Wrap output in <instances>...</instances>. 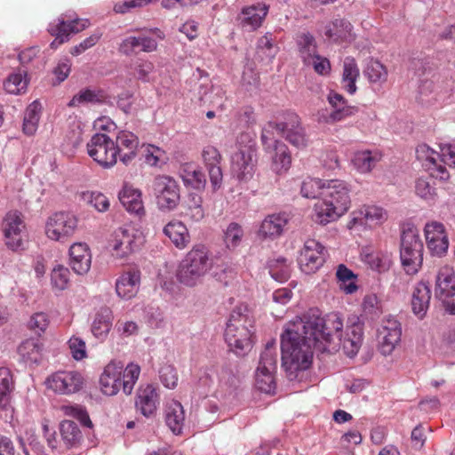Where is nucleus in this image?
Segmentation results:
<instances>
[{
    "mask_svg": "<svg viewBox=\"0 0 455 455\" xmlns=\"http://www.w3.org/2000/svg\"><path fill=\"white\" fill-rule=\"evenodd\" d=\"M203 158L208 170L210 181L214 190L220 188L223 179L222 170L220 167L221 156L219 150L212 147L207 146L203 150Z\"/></svg>",
    "mask_w": 455,
    "mask_h": 455,
    "instance_id": "25",
    "label": "nucleus"
},
{
    "mask_svg": "<svg viewBox=\"0 0 455 455\" xmlns=\"http://www.w3.org/2000/svg\"><path fill=\"white\" fill-rule=\"evenodd\" d=\"M84 199L97 211L106 212L109 208V200L100 192H90L84 195Z\"/></svg>",
    "mask_w": 455,
    "mask_h": 455,
    "instance_id": "63",
    "label": "nucleus"
},
{
    "mask_svg": "<svg viewBox=\"0 0 455 455\" xmlns=\"http://www.w3.org/2000/svg\"><path fill=\"white\" fill-rule=\"evenodd\" d=\"M140 285V271L131 268L124 271L116 281V292L123 299L135 297Z\"/></svg>",
    "mask_w": 455,
    "mask_h": 455,
    "instance_id": "22",
    "label": "nucleus"
},
{
    "mask_svg": "<svg viewBox=\"0 0 455 455\" xmlns=\"http://www.w3.org/2000/svg\"><path fill=\"white\" fill-rule=\"evenodd\" d=\"M88 155L103 168L112 167L116 164L118 148L115 141L105 133H95L87 143Z\"/></svg>",
    "mask_w": 455,
    "mask_h": 455,
    "instance_id": "11",
    "label": "nucleus"
},
{
    "mask_svg": "<svg viewBox=\"0 0 455 455\" xmlns=\"http://www.w3.org/2000/svg\"><path fill=\"white\" fill-rule=\"evenodd\" d=\"M46 387L60 395H71L82 389L84 378L75 371H60L50 375L45 380Z\"/></svg>",
    "mask_w": 455,
    "mask_h": 455,
    "instance_id": "13",
    "label": "nucleus"
},
{
    "mask_svg": "<svg viewBox=\"0 0 455 455\" xmlns=\"http://www.w3.org/2000/svg\"><path fill=\"white\" fill-rule=\"evenodd\" d=\"M92 255L88 245L76 243L69 249V265L77 275L86 274L91 267Z\"/></svg>",
    "mask_w": 455,
    "mask_h": 455,
    "instance_id": "26",
    "label": "nucleus"
},
{
    "mask_svg": "<svg viewBox=\"0 0 455 455\" xmlns=\"http://www.w3.org/2000/svg\"><path fill=\"white\" fill-rule=\"evenodd\" d=\"M287 222L288 220L283 213L268 215L261 222L258 235L261 238H275L282 234Z\"/></svg>",
    "mask_w": 455,
    "mask_h": 455,
    "instance_id": "32",
    "label": "nucleus"
},
{
    "mask_svg": "<svg viewBox=\"0 0 455 455\" xmlns=\"http://www.w3.org/2000/svg\"><path fill=\"white\" fill-rule=\"evenodd\" d=\"M359 75L360 72L355 60L352 57H347L343 65L342 86L351 95L355 94L357 90L355 83Z\"/></svg>",
    "mask_w": 455,
    "mask_h": 455,
    "instance_id": "39",
    "label": "nucleus"
},
{
    "mask_svg": "<svg viewBox=\"0 0 455 455\" xmlns=\"http://www.w3.org/2000/svg\"><path fill=\"white\" fill-rule=\"evenodd\" d=\"M326 185L319 179L307 178L301 184L300 193L306 198L322 199V191Z\"/></svg>",
    "mask_w": 455,
    "mask_h": 455,
    "instance_id": "56",
    "label": "nucleus"
},
{
    "mask_svg": "<svg viewBox=\"0 0 455 455\" xmlns=\"http://www.w3.org/2000/svg\"><path fill=\"white\" fill-rule=\"evenodd\" d=\"M424 244L419 229L411 223L403 224L400 235V259L408 275L417 274L423 263Z\"/></svg>",
    "mask_w": 455,
    "mask_h": 455,
    "instance_id": "6",
    "label": "nucleus"
},
{
    "mask_svg": "<svg viewBox=\"0 0 455 455\" xmlns=\"http://www.w3.org/2000/svg\"><path fill=\"white\" fill-rule=\"evenodd\" d=\"M268 127L275 129L278 134L283 136L287 141L298 148H304L307 146L308 139L302 127L299 116L291 111L283 114L280 122H268Z\"/></svg>",
    "mask_w": 455,
    "mask_h": 455,
    "instance_id": "9",
    "label": "nucleus"
},
{
    "mask_svg": "<svg viewBox=\"0 0 455 455\" xmlns=\"http://www.w3.org/2000/svg\"><path fill=\"white\" fill-rule=\"evenodd\" d=\"M435 296L445 311L455 315V270L449 265L440 267L435 275Z\"/></svg>",
    "mask_w": 455,
    "mask_h": 455,
    "instance_id": "10",
    "label": "nucleus"
},
{
    "mask_svg": "<svg viewBox=\"0 0 455 455\" xmlns=\"http://www.w3.org/2000/svg\"><path fill=\"white\" fill-rule=\"evenodd\" d=\"M427 246L433 255L443 256L449 247L444 226L436 221L427 223L424 228Z\"/></svg>",
    "mask_w": 455,
    "mask_h": 455,
    "instance_id": "18",
    "label": "nucleus"
},
{
    "mask_svg": "<svg viewBox=\"0 0 455 455\" xmlns=\"http://www.w3.org/2000/svg\"><path fill=\"white\" fill-rule=\"evenodd\" d=\"M68 347L70 350V353L72 355V357L76 360L80 361L87 356L86 352V345L84 339H82L79 337L72 336L68 342Z\"/></svg>",
    "mask_w": 455,
    "mask_h": 455,
    "instance_id": "64",
    "label": "nucleus"
},
{
    "mask_svg": "<svg viewBox=\"0 0 455 455\" xmlns=\"http://www.w3.org/2000/svg\"><path fill=\"white\" fill-rule=\"evenodd\" d=\"M363 259L371 269L379 273L387 271L392 263L390 257L381 252L365 253L363 255Z\"/></svg>",
    "mask_w": 455,
    "mask_h": 455,
    "instance_id": "51",
    "label": "nucleus"
},
{
    "mask_svg": "<svg viewBox=\"0 0 455 455\" xmlns=\"http://www.w3.org/2000/svg\"><path fill=\"white\" fill-rule=\"evenodd\" d=\"M274 153L273 168L277 173L287 172L291 165V156L288 147L283 143H275V148L269 152Z\"/></svg>",
    "mask_w": 455,
    "mask_h": 455,
    "instance_id": "42",
    "label": "nucleus"
},
{
    "mask_svg": "<svg viewBox=\"0 0 455 455\" xmlns=\"http://www.w3.org/2000/svg\"><path fill=\"white\" fill-rule=\"evenodd\" d=\"M43 343L38 339H28L18 347V353L26 363L38 364L42 360Z\"/></svg>",
    "mask_w": 455,
    "mask_h": 455,
    "instance_id": "38",
    "label": "nucleus"
},
{
    "mask_svg": "<svg viewBox=\"0 0 455 455\" xmlns=\"http://www.w3.org/2000/svg\"><path fill=\"white\" fill-rule=\"evenodd\" d=\"M268 268L270 275L277 282L284 283L290 278V265L283 257L270 259L268 261Z\"/></svg>",
    "mask_w": 455,
    "mask_h": 455,
    "instance_id": "49",
    "label": "nucleus"
},
{
    "mask_svg": "<svg viewBox=\"0 0 455 455\" xmlns=\"http://www.w3.org/2000/svg\"><path fill=\"white\" fill-rule=\"evenodd\" d=\"M432 291L428 283L419 282L411 291V307L412 314L419 319L423 320L430 307Z\"/></svg>",
    "mask_w": 455,
    "mask_h": 455,
    "instance_id": "20",
    "label": "nucleus"
},
{
    "mask_svg": "<svg viewBox=\"0 0 455 455\" xmlns=\"http://www.w3.org/2000/svg\"><path fill=\"white\" fill-rule=\"evenodd\" d=\"M298 45L304 63L309 64L311 58L317 54L314 36L309 33L303 34L298 41Z\"/></svg>",
    "mask_w": 455,
    "mask_h": 455,
    "instance_id": "58",
    "label": "nucleus"
},
{
    "mask_svg": "<svg viewBox=\"0 0 455 455\" xmlns=\"http://www.w3.org/2000/svg\"><path fill=\"white\" fill-rule=\"evenodd\" d=\"M185 421L184 409L178 401H172L165 408V422L174 435H180Z\"/></svg>",
    "mask_w": 455,
    "mask_h": 455,
    "instance_id": "35",
    "label": "nucleus"
},
{
    "mask_svg": "<svg viewBox=\"0 0 455 455\" xmlns=\"http://www.w3.org/2000/svg\"><path fill=\"white\" fill-rule=\"evenodd\" d=\"M41 108V103L38 100H34L26 108L22 124V131L26 135L32 136L37 131Z\"/></svg>",
    "mask_w": 455,
    "mask_h": 455,
    "instance_id": "40",
    "label": "nucleus"
},
{
    "mask_svg": "<svg viewBox=\"0 0 455 455\" xmlns=\"http://www.w3.org/2000/svg\"><path fill=\"white\" fill-rule=\"evenodd\" d=\"M105 99L106 95L102 90H91L86 88L74 95L68 103V106L74 108L84 103H102L105 101Z\"/></svg>",
    "mask_w": 455,
    "mask_h": 455,
    "instance_id": "47",
    "label": "nucleus"
},
{
    "mask_svg": "<svg viewBox=\"0 0 455 455\" xmlns=\"http://www.w3.org/2000/svg\"><path fill=\"white\" fill-rule=\"evenodd\" d=\"M243 237V229L236 222H231L224 232V243L228 249L233 250L240 245Z\"/></svg>",
    "mask_w": 455,
    "mask_h": 455,
    "instance_id": "55",
    "label": "nucleus"
},
{
    "mask_svg": "<svg viewBox=\"0 0 455 455\" xmlns=\"http://www.w3.org/2000/svg\"><path fill=\"white\" fill-rule=\"evenodd\" d=\"M238 361L227 358L218 371V377L220 382L233 387L238 382Z\"/></svg>",
    "mask_w": 455,
    "mask_h": 455,
    "instance_id": "46",
    "label": "nucleus"
},
{
    "mask_svg": "<svg viewBox=\"0 0 455 455\" xmlns=\"http://www.w3.org/2000/svg\"><path fill=\"white\" fill-rule=\"evenodd\" d=\"M139 146L138 137L127 131H121L116 136L115 147L118 148L120 160L127 164L136 156V150Z\"/></svg>",
    "mask_w": 455,
    "mask_h": 455,
    "instance_id": "29",
    "label": "nucleus"
},
{
    "mask_svg": "<svg viewBox=\"0 0 455 455\" xmlns=\"http://www.w3.org/2000/svg\"><path fill=\"white\" fill-rule=\"evenodd\" d=\"M164 234L179 249L185 248L190 240L187 227L179 220H172L164 228Z\"/></svg>",
    "mask_w": 455,
    "mask_h": 455,
    "instance_id": "37",
    "label": "nucleus"
},
{
    "mask_svg": "<svg viewBox=\"0 0 455 455\" xmlns=\"http://www.w3.org/2000/svg\"><path fill=\"white\" fill-rule=\"evenodd\" d=\"M153 194L160 212H171L180 203V187L178 181L169 175H158L154 179Z\"/></svg>",
    "mask_w": 455,
    "mask_h": 455,
    "instance_id": "8",
    "label": "nucleus"
},
{
    "mask_svg": "<svg viewBox=\"0 0 455 455\" xmlns=\"http://www.w3.org/2000/svg\"><path fill=\"white\" fill-rule=\"evenodd\" d=\"M69 280V270L68 268L58 265L53 268L51 274V281L52 285L58 290H64L67 288Z\"/></svg>",
    "mask_w": 455,
    "mask_h": 455,
    "instance_id": "61",
    "label": "nucleus"
},
{
    "mask_svg": "<svg viewBox=\"0 0 455 455\" xmlns=\"http://www.w3.org/2000/svg\"><path fill=\"white\" fill-rule=\"evenodd\" d=\"M140 47V51L144 52H152L157 49V42L149 36H128L124 38L120 45L119 51L126 56H130L136 52V49Z\"/></svg>",
    "mask_w": 455,
    "mask_h": 455,
    "instance_id": "31",
    "label": "nucleus"
},
{
    "mask_svg": "<svg viewBox=\"0 0 455 455\" xmlns=\"http://www.w3.org/2000/svg\"><path fill=\"white\" fill-rule=\"evenodd\" d=\"M300 318L306 325L305 334L311 335L316 351L331 352V347L341 341L343 319L339 313L331 312L322 317L318 309H310Z\"/></svg>",
    "mask_w": 455,
    "mask_h": 455,
    "instance_id": "2",
    "label": "nucleus"
},
{
    "mask_svg": "<svg viewBox=\"0 0 455 455\" xmlns=\"http://www.w3.org/2000/svg\"><path fill=\"white\" fill-rule=\"evenodd\" d=\"M5 245L12 251L23 249L25 237V223L21 214L15 212L6 213L2 223Z\"/></svg>",
    "mask_w": 455,
    "mask_h": 455,
    "instance_id": "12",
    "label": "nucleus"
},
{
    "mask_svg": "<svg viewBox=\"0 0 455 455\" xmlns=\"http://www.w3.org/2000/svg\"><path fill=\"white\" fill-rule=\"evenodd\" d=\"M363 340L358 338H352L349 336L341 337V341H337L332 347V350H336L337 347L342 346L345 354L349 357H354L359 351L362 346Z\"/></svg>",
    "mask_w": 455,
    "mask_h": 455,
    "instance_id": "60",
    "label": "nucleus"
},
{
    "mask_svg": "<svg viewBox=\"0 0 455 455\" xmlns=\"http://www.w3.org/2000/svg\"><path fill=\"white\" fill-rule=\"evenodd\" d=\"M184 208L185 216L193 222H199L205 216V212L203 207V198L198 194L189 193Z\"/></svg>",
    "mask_w": 455,
    "mask_h": 455,
    "instance_id": "44",
    "label": "nucleus"
},
{
    "mask_svg": "<svg viewBox=\"0 0 455 455\" xmlns=\"http://www.w3.org/2000/svg\"><path fill=\"white\" fill-rule=\"evenodd\" d=\"M380 158L381 156L378 152L365 150L355 153L352 162L360 172L366 173L375 167Z\"/></svg>",
    "mask_w": 455,
    "mask_h": 455,
    "instance_id": "45",
    "label": "nucleus"
},
{
    "mask_svg": "<svg viewBox=\"0 0 455 455\" xmlns=\"http://www.w3.org/2000/svg\"><path fill=\"white\" fill-rule=\"evenodd\" d=\"M254 320L246 306L236 307L231 312L225 330V340L236 355H244L251 347Z\"/></svg>",
    "mask_w": 455,
    "mask_h": 455,
    "instance_id": "4",
    "label": "nucleus"
},
{
    "mask_svg": "<svg viewBox=\"0 0 455 455\" xmlns=\"http://www.w3.org/2000/svg\"><path fill=\"white\" fill-rule=\"evenodd\" d=\"M184 185L194 189H204L206 185L204 174L194 164L186 163L182 164L179 171Z\"/></svg>",
    "mask_w": 455,
    "mask_h": 455,
    "instance_id": "33",
    "label": "nucleus"
},
{
    "mask_svg": "<svg viewBox=\"0 0 455 455\" xmlns=\"http://www.w3.org/2000/svg\"><path fill=\"white\" fill-rule=\"evenodd\" d=\"M14 383L11 371L6 367L0 368V410H8L11 403V394Z\"/></svg>",
    "mask_w": 455,
    "mask_h": 455,
    "instance_id": "41",
    "label": "nucleus"
},
{
    "mask_svg": "<svg viewBox=\"0 0 455 455\" xmlns=\"http://www.w3.org/2000/svg\"><path fill=\"white\" fill-rule=\"evenodd\" d=\"M277 366V353L275 349V341L270 340L265 349L260 354L259 368L262 371H275Z\"/></svg>",
    "mask_w": 455,
    "mask_h": 455,
    "instance_id": "50",
    "label": "nucleus"
},
{
    "mask_svg": "<svg viewBox=\"0 0 455 455\" xmlns=\"http://www.w3.org/2000/svg\"><path fill=\"white\" fill-rule=\"evenodd\" d=\"M238 150L231 156V172L239 180L251 179L255 165L257 149L255 140L248 132L241 133L237 138Z\"/></svg>",
    "mask_w": 455,
    "mask_h": 455,
    "instance_id": "7",
    "label": "nucleus"
},
{
    "mask_svg": "<svg viewBox=\"0 0 455 455\" xmlns=\"http://www.w3.org/2000/svg\"><path fill=\"white\" fill-rule=\"evenodd\" d=\"M402 329L395 320L387 321V324L379 331V351L384 355H390L401 340Z\"/></svg>",
    "mask_w": 455,
    "mask_h": 455,
    "instance_id": "24",
    "label": "nucleus"
},
{
    "mask_svg": "<svg viewBox=\"0 0 455 455\" xmlns=\"http://www.w3.org/2000/svg\"><path fill=\"white\" fill-rule=\"evenodd\" d=\"M28 84V78L27 71L19 70L7 77L4 83V87L6 92L10 94H19L27 90Z\"/></svg>",
    "mask_w": 455,
    "mask_h": 455,
    "instance_id": "48",
    "label": "nucleus"
},
{
    "mask_svg": "<svg viewBox=\"0 0 455 455\" xmlns=\"http://www.w3.org/2000/svg\"><path fill=\"white\" fill-rule=\"evenodd\" d=\"M324 34L335 43L348 42L355 38L352 24L343 18H336L327 24Z\"/></svg>",
    "mask_w": 455,
    "mask_h": 455,
    "instance_id": "30",
    "label": "nucleus"
},
{
    "mask_svg": "<svg viewBox=\"0 0 455 455\" xmlns=\"http://www.w3.org/2000/svg\"><path fill=\"white\" fill-rule=\"evenodd\" d=\"M158 403V394L153 385L148 384L138 389L135 406L143 416L148 419L154 417L156 413Z\"/></svg>",
    "mask_w": 455,
    "mask_h": 455,
    "instance_id": "23",
    "label": "nucleus"
},
{
    "mask_svg": "<svg viewBox=\"0 0 455 455\" xmlns=\"http://www.w3.org/2000/svg\"><path fill=\"white\" fill-rule=\"evenodd\" d=\"M123 364L110 362L105 368L100 378V390L107 395H115L122 387Z\"/></svg>",
    "mask_w": 455,
    "mask_h": 455,
    "instance_id": "21",
    "label": "nucleus"
},
{
    "mask_svg": "<svg viewBox=\"0 0 455 455\" xmlns=\"http://www.w3.org/2000/svg\"><path fill=\"white\" fill-rule=\"evenodd\" d=\"M89 24L88 20L65 21L63 18H58L53 22L50 23L48 27V32L52 36H55L50 47L52 49H57L60 44L69 40L70 34H76L85 29Z\"/></svg>",
    "mask_w": 455,
    "mask_h": 455,
    "instance_id": "16",
    "label": "nucleus"
},
{
    "mask_svg": "<svg viewBox=\"0 0 455 455\" xmlns=\"http://www.w3.org/2000/svg\"><path fill=\"white\" fill-rule=\"evenodd\" d=\"M386 220L387 213L383 208L376 205H364L351 213L347 228L351 229L356 226L379 225Z\"/></svg>",
    "mask_w": 455,
    "mask_h": 455,
    "instance_id": "19",
    "label": "nucleus"
},
{
    "mask_svg": "<svg viewBox=\"0 0 455 455\" xmlns=\"http://www.w3.org/2000/svg\"><path fill=\"white\" fill-rule=\"evenodd\" d=\"M363 313L359 316L363 320L374 321L380 315L379 299L375 294H368L362 303Z\"/></svg>",
    "mask_w": 455,
    "mask_h": 455,
    "instance_id": "57",
    "label": "nucleus"
},
{
    "mask_svg": "<svg viewBox=\"0 0 455 455\" xmlns=\"http://www.w3.org/2000/svg\"><path fill=\"white\" fill-rule=\"evenodd\" d=\"M77 226L76 218L69 212H56L46 223V235L49 238L60 241L71 235Z\"/></svg>",
    "mask_w": 455,
    "mask_h": 455,
    "instance_id": "17",
    "label": "nucleus"
},
{
    "mask_svg": "<svg viewBox=\"0 0 455 455\" xmlns=\"http://www.w3.org/2000/svg\"><path fill=\"white\" fill-rule=\"evenodd\" d=\"M140 373L138 364L129 363L122 372V387L125 395H131Z\"/></svg>",
    "mask_w": 455,
    "mask_h": 455,
    "instance_id": "53",
    "label": "nucleus"
},
{
    "mask_svg": "<svg viewBox=\"0 0 455 455\" xmlns=\"http://www.w3.org/2000/svg\"><path fill=\"white\" fill-rule=\"evenodd\" d=\"M268 12V7L265 4H257L243 8L242 25L249 27L251 30H255L261 26V23Z\"/></svg>",
    "mask_w": 455,
    "mask_h": 455,
    "instance_id": "36",
    "label": "nucleus"
},
{
    "mask_svg": "<svg viewBox=\"0 0 455 455\" xmlns=\"http://www.w3.org/2000/svg\"><path fill=\"white\" fill-rule=\"evenodd\" d=\"M113 314L109 307H101L95 314L92 323V332L99 339H105L112 328Z\"/></svg>",
    "mask_w": 455,
    "mask_h": 455,
    "instance_id": "34",
    "label": "nucleus"
},
{
    "mask_svg": "<svg viewBox=\"0 0 455 455\" xmlns=\"http://www.w3.org/2000/svg\"><path fill=\"white\" fill-rule=\"evenodd\" d=\"M327 100L332 108V111L329 115V120L332 123L342 121L358 112L357 107L348 105L347 100L334 91L329 92Z\"/></svg>",
    "mask_w": 455,
    "mask_h": 455,
    "instance_id": "28",
    "label": "nucleus"
},
{
    "mask_svg": "<svg viewBox=\"0 0 455 455\" xmlns=\"http://www.w3.org/2000/svg\"><path fill=\"white\" fill-rule=\"evenodd\" d=\"M305 323L297 317L285 324L280 337L282 367L290 380L312 364L315 345L311 335L305 334Z\"/></svg>",
    "mask_w": 455,
    "mask_h": 455,
    "instance_id": "1",
    "label": "nucleus"
},
{
    "mask_svg": "<svg viewBox=\"0 0 455 455\" xmlns=\"http://www.w3.org/2000/svg\"><path fill=\"white\" fill-rule=\"evenodd\" d=\"M431 181L435 183L432 179L427 180L423 178H419L416 181V194L425 200H433L435 196V188L431 184Z\"/></svg>",
    "mask_w": 455,
    "mask_h": 455,
    "instance_id": "62",
    "label": "nucleus"
},
{
    "mask_svg": "<svg viewBox=\"0 0 455 455\" xmlns=\"http://www.w3.org/2000/svg\"><path fill=\"white\" fill-rule=\"evenodd\" d=\"M324 251L316 240H307L298 259L301 271L307 275L316 272L325 262Z\"/></svg>",
    "mask_w": 455,
    "mask_h": 455,
    "instance_id": "14",
    "label": "nucleus"
},
{
    "mask_svg": "<svg viewBox=\"0 0 455 455\" xmlns=\"http://www.w3.org/2000/svg\"><path fill=\"white\" fill-rule=\"evenodd\" d=\"M140 235L133 228H119L112 235L110 245L118 258H124L138 250Z\"/></svg>",
    "mask_w": 455,
    "mask_h": 455,
    "instance_id": "15",
    "label": "nucleus"
},
{
    "mask_svg": "<svg viewBox=\"0 0 455 455\" xmlns=\"http://www.w3.org/2000/svg\"><path fill=\"white\" fill-rule=\"evenodd\" d=\"M60 431L62 441L68 449L76 447L83 439L81 430L72 420H63L60 425Z\"/></svg>",
    "mask_w": 455,
    "mask_h": 455,
    "instance_id": "43",
    "label": "nucleus"
},
{
    "mask_svg": "<svg viewBox=\"0 0 455 455\" xmlns=\"http://www.w3.org/2000/svg\"><path fill=\"white\" fill-rule=\"evenodd\" d=\"M118 198L128 212L139 218L145 216L146 210L142 201V193L140 189L125 185L119 192Z\"/></svg>",
    "mask_w": 455,
    "mask_h": 455,
    "instance_id": "27",
    "label": "nucleus"
},
{
    "mask_svg": "<svg viewBox=\"0 0 455 455\" xmlns=\"http://www.w3.org/2000/svg\"><path fill=\"white\" fill-rule=\"evenodd\" d=\"M336 276L338 280L343 283L344 286L341 287L347 294H352L357 291L358 287L355 283L356 275L349 269L346 265L339 264L337 267Z\"/></svg>",
    "mask_w": 455,
    "mask_h": 455,
    "instance_id": "52",
    "label": "nucleus"
},
{
    "mask_svg": "<svg viewBox=\"0 0 455 455\" xmlns=\"http://www.w3.org/2000/svg\"><path fill=\"white\" fill-rule=\"evenodd\" d=\"M213 267V259L204 244H196L185 255L177 270L178 281L188 287L201 283L203 277Z\"/></svg>",
    "mask_w": 455,
    "mask_h": 455,
    "instance_id": "5",
    "label": "nucleus"
},
{
    "mask_svg": "<svg viewBox=\"0 0 455 455\" xmlns=\"http://www.w3.org/2000/svg\"><path fill=\"white\" fill-rule=\"evenodd\" d=\"M275 371H262L259 367L256 371V387L261 392L266 394L274 393L275 390V381L274 373Z\"/></svg>",
    "mask_w": 455,
    "mask_h": 455,
    "instance_id": "59",
    "label": "nucleus"
},
{
    "mask_svg": "<svg viewBox=\"0 0 455 455\" xmlns=\"http://www.w3.org/2000/svg\"><path fill=\"white\" fill-rule=\"evenodd\" d=\"M365 76L371 83L382 84L387 81V71L386 67L379 60H371L364 70Z\"/></svg>",
    "mask_w": 455,
    "mask_h": 455,
    "instance_id": "54",
    "label": "nucleus"
},
{
    "mask_svg": "<svg viewBox=\"0 0 455 455\" xmlns=\"http://www.w3.org/2000/svg\"><path fill=\"white\" fill-rule=\"evenodd\" d=\"M350 189L339 180L327 181L322 191V199L315 203L312 216L315 223L327 225L344 215L351 204Z\"/></svg>",
    "mask_w": 455,
    "mask_h": 455,
    "instance_id": "3",
    "label": "nucleus"
}]
</instances>
